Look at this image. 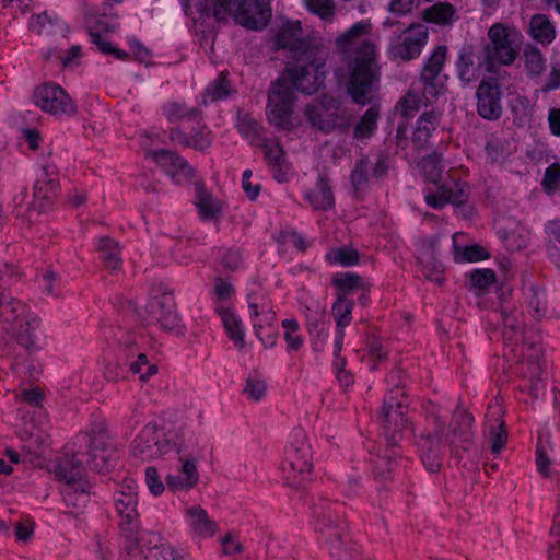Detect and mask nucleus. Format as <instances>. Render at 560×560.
Masks as SVG:
<instances>
[{"instance_id": "16", "label": "nucleus", "mask_w": 560, "mask_h": 560, "mask_svg": "<svg viewBox=\"0 0 560 560\" xmlns=\"http://www.w3.org/2000/svg\"><path fill=\"white\" fill-rule=\"evenodd\" d=\"M428 42V30L423 25H410L404 36H399L388 48L393 60L410 61L417 58Z\"/></svg>"}, {"instance_id": "2", "label": "nucleus", "mask_w": 560, "mask_h": 560, "mask_svg": "<svg viewBox=\"0 0 560 560\" xmlns=\"http://www.w3.org/2000/svg\"><path fill=\"white\" fill-rule=\"evenodd\" d=\"M340 505L325 499L312 505L315 532L319 535L330 558L351 560L355 551L349 538L347 525L339 512Z\"/></svg>"}, {"instance_id": "39", "label": "nucleus", "mask_w": 560, "mask_h": 560, "mask_svg": "<svg viewBox=\"0 0 560 560\" xmlns=\"http://www.w3.org/2000/svg\"><path fill=\"white\" fill-rule=\"evenodd\" d=\"M197 201L196 205L199 209V213L203 219H211L217 217L221 207L219 203L209 195L202 184L196 185Z\"/></svg>"}, {"instance_id": "9", "label": "nucleus", "mask_w": 560, "mask_h": 560, "mask_svg": "<svg viewBox=\"0 0 560 560\" xmlns=\"http://www.w3.org/2000/svg\"><path fill=\"white\" fill-rule=\"evenodd\" d=\"M511 30L501 23L493 24L488 31L489 43L483 47V62L487 71L495 65H512L517 56L510 39Z\"/></svg>"}, {"instance_id": "56", "label": "nucleus", "mask_w": 560, "mask_h": 560, "mask_svg": "<svg viewBox=\"0 0 560 560\" xmlns=\"http://www.w3.org/2000/svg\"><path fill=\"white\" fill-rule=\"evenodd\" d=\"M542 186L546 191H553L560 188V164L553 163L545 171Z\"/></svg>"}, {"instance_id": "4", "label": "nucleus", "mask_w": 560, "mask_h": 560, "mask_svg": "<svg viewBox=\"0 0 560 560\" xmlns=\"http://www.w3.org/2000/svg\"><path fill=\"white\" fill-rule=\"evenodd\" d=\"M404 388L396 387L386 395L381 408V421L387 448L400 447L407 432H412Z\"/></svg>"}, {"instance_id": "51", "label": "nucleus", "mask_w": 560, "mask_h": 560, "mask_svg": "<svg viewBox=\"0 0 560 560\" xmlns=\"http://www.w3.org/2000/svg\"><path fill=\"white\" fill-rule=\"evenodd\" d=\"M267 390L266 381L257 376H248L244 393L255 401L260 400Z\"/></svg>"}, {"instance_id": "22", "label": "nucleus", "mask_w": 560, "mask_h": 560, "mask_svg": "<svg viewBox=\"0 0 560 560\" xmlns=\"http://www.w3.org/2000/svg\"><path fill=\"white\" fill-rule=\"evenodd\" d=\"M504 411L499 405L490 406L487 413L491 452L499 454L508 442V431L503 420Z\"/></svg>"}, {"instance_id": "24", "label": "nucleus", "mask_w": 560, "mask_h": 560, "mask_svg": "<svg viewBox=\"0 0 560 560\" xmlns=\"http://www.w3.org/2000/svg\"><path fill=\"white\" fill-rule=\"evenodd\" d=\"M306 199L315 210H328L335 205V197L329 180L320 176L315 187L306 192Z\"/></svg>"}, {"instance_id": "19", "label": "nucleus", "mask_w": 560, "mask_h": 560, "mask_svg": "<svg viewBox=\"0 0 560 560\" xmlns=\"http://www.w3.org/2000/svg\"><path fill=\"white\" fill-rule=\"evenodd\" d=\"M482 66H485L483 58H479L476 47L465 44L460 48L456 61V73L459 81L464 84L475 82Z\"/></svg>"}, {"instance_id": "32", "label": "nucleus", "mask_w": 560, "mask_h": 560, "mask_svg": "<svg viewBox=\"0 0 560 560\" xmlns=\"http://www.w3.org/2000/svg\"><path fill=\"white\" fill-rule=\"evenodd\" d=\"M62 494L67 506L72 508L69 513L77 514L89 502V486L86 483H80L79 486L77 483L67 485Z\"/></svg>"}, {"instance_id": "8", "label": "nucleus", "mask_w": 560, "mask_h": 560, "mask_svg": "<svg viewBox=\"0 0 560 560\" xmlns=\"http://www.w3.org/2000/svg\"><path fill=\"white\" fill-rule=\"evenodd\" d=\"M444 423L436 415L427 419V425L419 432L416 445L421 453V459L425 468L435 472L440 469L443 455L442 434Z\"/></svg>"}, {"instance_id": "50", "label": "nucleus", "mask_w": 560, "mask_h": 560, "mask_svg": "<svg viewBox=\"0 0 560 560\" xmlns=\"http://www.w3.org/2000/svg\"><path fill=\"white\" fill-rule=\"evenodd\" d=\"M471 285L485 290L495 282V273L491 269H476L469 275Z\"/></svg>"}, {"instance_id": "1", "label": "nucleus", "mask_w": 560, "mask_h": 560, "mask_svg": "<svg viewBox=\"0 0 560 560\" xmlns=\"http://www.w3.org/2000/svg\"><path fill=\"white\" fill-rule=\"evenodd\" d=\"M328 55L329 51L324 46L287 63V78H278L268 91L266 114L270 124L280 129L292 127L295 91L312 95L324 85L328 72Z\"/></svg>"}, {"instance_id": "35", "label": "nucleus", "mask_w": 560, "mask_h": 560, "mask_svg": "<svg viewBox=\"0 0 560 560\" xmlns=\"http://www.w3.org/2000/svg\"><path fill=\"white\" fill-rule=\"evenodd\" d=\"M525 69L527 75L530 78H539L546 70V58L541 50L533 45L528 44L524 48Z\"/></svg>"}, {"instance_id": "13", "label": "nucleus", "mask_w": 560, "mask_h": 560, "mask_svg": "<svg viewBox=\"0 0 560 560\" xmlns=\"http://www.w3.org/2000/svg\"><path fill=\"white\" fill-rule=\"evenodd\" d=\"M278 49L288 51L287 58L292 61L310 52V50L324 47L322 43L313 38H305L300 22L285 23L276 36Z\"/></svg>"}, {"instance_id": "30", "label": "nucleus", "mask_w": 560, "mask_h": 560, "mask_svg": "<svg viewBox=\"0 0 560 560\" xmlns=\"http://www.w3.org/2000/svg\"><path fill=\"white\" fill-rule=\"evenodd\" d=\"M187 514L191 520V528L194 533L202 537H211L217 532V524L210 520L207 511L200 506H194L187 510Z\"/></svg>"}, {"instance_id": "63", "label": "nucleus", "mask_w": 560, "mask_h": 560, "mask_svg": "<svg viewBox=\"0 0 560 560\" xmlns=\"http://www.w3.org/2000/svg\"><path fill=\"white\" fill-rule=\"evenodd\" d=\"M252 175H253V173L250 170L244 171L243 178H242V187H243L246 196L250 200H255L260 192L261 186L259 184H256V185L252 184V180H250Z\"/></svg>"}, {"instance_id": "12", "label": "nucleus", "mask_w": 560, "mask_h": 560, "mask_svg": "<svg viewBox=\"0 0 560 560\" xmlns=\"http://www.w3.org/2000/svg\"><path fill=\"white\" fill-rule=\"evenodd\" d=\"M33 102L43 112L52 116L71 117L77 114V105L68 93L57 84L44 83L35 88Z\"/></svg>"}, {"instance_id": "38", "label": "nucleus", "mask_w": 560, "mask_h": 560, "mask_svg": "<svg viewBox=\"0 0 560 560\" xmlns=\"http://www.w3.org/2000/svg\"><path fill=\"white\" fill-rule=\"evenodd\" d=\"M380 117V110L376 106H371L355 124L353 129V136L357 139L370 138L377 125Z\"/></svg>"}, {"instance_id": "46", "label": "nucleus", "mask_w": 560, "mask_h": 560, "mask_svg": "<svg viewBox=\"0 0 560 560\" xmlns=\"http://www.w3.org/2000/svg\"><path fill=\"white\" fill-rule=\"evenodd\" d=\"M265 151V158L268 164L277 172H281L284 164V151L278 142H265L262 143Z\"/></svg>"}, {"instance_id": "26", "label": "nucleus", "mask_w": 560, "mask_h": 560, "mask_svg": "<svg viewBox=\"0 0 560 560\" xmlns=\"http://www.w3.org/2000/svg\"><path fill=\"white\" fill-rule=\"evenodd\" d=\"M83 472L84 467L74 455H65L56 462L55 474L60 480H63L66 485L80 481Z\"/></svg>"}, {"instance_id": "27", "label": "nucleus", "mask_w": 560, "mask_h": 560, "mask_svg": "<svg viewBox=\"0 0 560 560\" xmlns=\"http://www.w3.org/2000/svg\"><path fill=\"white\" fill-rule=\"evenodd\" d=\"M439 245V237L433 236L427 241L425 248L422 256L419 258L423 266L424 277L429 280H434L442 283L441 278H433V273H441L444 271L443 264L436 258V248Z\"/></svg>"}, {"instance_id": "21", "label": "nucleus", "mask_w": 560, "mask_h": 560, "mask_svg": "<svg viewBox=\"0 0 560 560\" xmlns=\"http://www.w3.org/2000/svg\"><path fill=\"white\" fill-rule=\"evenodd\" d=\"M353 301L348 298L336 296V301L331 307V314L336 322L337 336L335 339L334 353L339 358L342 349L345 328L350 325L352 320Z\"/></svg>"}, {"instance_id": "58", "label": "nucleus", "mask_w": 560, "mask_h": 560, "mask_svg": "<svg viewBox=\"0 0 560 560\" xmlns=\"http://www.w3.org/2000/svg\"><path fill=\"white\" fill-rule=\"evenodd\" d=\"M551 460L548 456L547 448L542 444L541 438L538 440L536 447V466L538 471L544 476L548 477L550 474Z\"/></svg>"}, {"instance_id": "6", "label": "nucleus", "mask_w": 560, "mask_h": 560, "mask_svg": "<svg viewBox=\"0 0 560 560\" xmlns=\"http://www.w3.org/2000/svg\"><path fill=\"white\" fill-rule=\"evenodd\" d=\"M218 21L232 15L240 25L252 30L264 28L271 18L269 0H231L226 5L213 9Z\"/></svg>"}, {"instance_id": "31", "label": "nucleus", "mask_w": 560, "mask_h": 560, "mask_svg": "<svg viewBox=\"0 0 560 560\" xmlns=\"http://www.w3.org/2000/svg\"><path fill=\"white\" fill-rule=\"evenodd\" d=\"M98 250L107 269L112 271L120 269L122 265L121 249L115 240L108 236L102 237L98 243Z\"/></svg>"}, {"instance_id": "23", "label": "nucleus", "mask_w": 560, "mask_h": 560, "mask_svg": "<svg viewBox=\"0 0 560 560\" xmlns=\"http://www.w3.org/2000/svg\"><path fill=\"white\" fill-rule=\"evenodd\" d=\"M40 325V318L32 313L18 324L12 325L8 334L24 349L32 351L36 348L35 330Z\"/></svg>"}, {"instance_id": "20", "label": "nucleus", "mask_w": 560, "mask_h": 560, "mask_svg": "<svg viewBox=\"0 0 560 560\" xmlns=\"http://www.w3.org/2000/svg\"><path fill=\"white\" fill-rule=\"evenodd\" d=\"M117 513L121 517V529L132 534L138 527L137 493L121 491L115 499Z\"/></svg>"}, {"instance_id": "57", "label": "nucleus", "mask_w": 560, "mask_h": 560, "mask_svg": "<svg viewBox=\"0 0 560 560\" xmlns=\"http://www.w3.org/2000/svg\"><path fill=\"white\" fill-rule=\"evenodd\" d=\"M489 257V254L487 253V250L480 246V245H469V246H466L462 254H460V257H459V254L456 253V257L455 259L458 261V260H464V261H479V260H482V259H486Z\"/></svg>"}, {"instance_id": "14", "label": "nucleus", "mask_w": 560, "mask_h": 560, "mask_svg": "<svg viewBox=\"0 0 560 560\" xmlns=\"http://www.w3.org/2000/svg\"><path fill=\"white\" fill-rule=\"evenodd\" d=\"M287 458L283 464V471L287 475V483L299 490L303 488L302 481H298V476L304 479L305 475H308L312 470V453L311 446L304 440L296 444H291L287 448Z\"/></svg>"}, {"instance_id": "34", "label": "nucleus", "mask_w": 560, "mask_h": 560, "mask_svg": "<svg viewBox=\"0 0 560 560\" xmlns=\"http://www.w3.org/2000/svg\"><path fill=\"white\" fill-rule=\"evenodd\" d=\"M59 189V183L54 174L48 171L47 166L43 167V177L38 178L33 188V196L36 200H50Z\"/></svg>"}, {"instance_id": "17", "label": "nucleus", "mask_w": 560, "mask_h": 560, "mask_svg": "<svg viewBox=\"0 0 560 560\" xmlns=\"http://www.w3.org/2000/svg\"><path fill=\"white\" fill-rule=\"evenodd\" d=\"M474 417L466 410L456 409L450 423V434L445 436V444L448 445L451 454L459 457V451H468L474 441L471 432Z\"/></svg>"}, {"instance_id": "42", "label": "nucleus", "mask_w": 560, "mask_h": 560, "mask_svg": "<svg viewBox=\"0 0 560 560\" xmlns=\"http://www.w3.org/2000/svg\"><path fill=\"white\" fill-rule=\"evenodd\" d=\"M30 307L22 303L20 300L13 298L8 305L0 311V318L4 323H9L11 326L18 324L25 316L31 315Z\"/></svg>"}, {"instance_id": "52", "label": "nucleus", "mask_w": 560, "mask_h": 560, "mask_svg": "<svg viewBox=\"0 0 560 560\" xmlns=\"http://www.w3.org/2000/svg\"><path fill=\"white\" fill-rule=\"evenodd\" d=\"M468 187L465 184L454 183L452 187H445L444 191L448 203L464 205L468 199Z\"/></svg>"}, {"instance_id": "7", "label": "nucleus", "mask_w": 560, "mask_h": 560, "mask_svg": "<svg viewBox=\"0 0 560 560\" xmlns=\"http://www.w3.org/2000/svg\"><path fill=\"white\" fill-rule=\"evenodd\" d=\"M304 115L313 128L330 133L332 131L347 132L351 126L350 117L346 110L340 107V102L325 95L320 105H307Z\"/></svg>"}, {"instance_id": "18", "label": "nucleus", "mask_w": 560, "mask_h": 560, "mask_svg": "<svg viewBox=\"0 0 560 560\" xmlns=\"http://www.w3.org/2000/svg\"><path fill=\"white\" fill-rule=\"evenodd\" d=\"M89 436V465L92 469L104 472L108 470L112 462H114L116 448L102 429L98 431L93 430Z\"/></svg>"}, {"instance_id": "36", "label": "nucleus", "mask_w": 560, "mask_h": 560, "mask_svg": "<svg viewBox=\"0 0 560 560\" xmlns=\"http://www.w3.org/2000/svg\"><path fill=\"white\" fill-rule=\"evenodd\" d=\"M85 23L90 35H98L102 33L113 32L117 25V15L107 13H89L85 18Z\"/></svg>"}, {"instance_id": "49", "label": "nucleus", "mask_w": 560, "mask_h": 560, "mask_svg": "<svg viewBox=\"0 0 560 560\" xmlns=\"http://www.w3.org/2000/svg\"><path fill=\"white\" fill-rule=\"evenodd\" d=\"M327 258L331 262L348 267L359 262V253L352 248L340 247L328 254Z\"/></svg>"}, {"instance_id": "48", "label": "nucleus", "mask_w": 560, "mask_h": 560, "mask_svg": "<svg viewBox=\"0 0 560 560\" xmlns=\"http://www.w3.org/2000/svg\"><path fill=\"white\" fill-rule=\"evenodd\" d=\"M392 448L386 447V454L380 456L374 465L375 476L380 479H388L396 464L397 454L390 452Z\"/></svg>"}, {"instance_id": "44", "label": "nucleus", "mask_w": 560, "mask_h": 560, "mask_svg": "<svg viewBox=\"0 0 560 560\" xmlns=\"http://www.w3.org/2000/svg\"><path fill=\"white\" fill-rule=\"evenodd\" d=\"M366 30L368 26L365 24L361 22L355 23L351 28L336 39L337 49L342 52H348L355 45L357 38L365 33Z\"/></svg>"}, {"instance_id": "25", "label": "nucleus", "mask_w": 560, "mask_h": 560, "mask_svg": "<svg viewBox=\"0 0 560 560\" xmlns=\"http://www.w3.org/2000/svg\"><path fill=\"white\" fill-rule=\"evenodd\" d=\"M529 35L541 45L551 44L557 35L556 27L546 14H535L528 24Z\"/></svg>"}, {"instance_id": "47", "label": "nucleus", "mask_w": 560, "mask_h": 560, "mask_svg": "<svg viewBox=\"0 0 560 560\" xmlns=\"http://www.w3.org/2000/svg\"><path fill=\"white\" fill-rule=\"evenodd\" d=\"M237 129L245 137L258 138L262 127L250 114L240 112L237 114Z\"/></svg>"}, {"instance_id": "11", "label": "nucleus", "mask_w": 560, "mask_h": 560, "mask_svg": "<svg viewBox=\"0 0 560 560\" xmlns=\"http://www.w3.org/2000/svg\"><path fill=\"white\" fill-rule=\"evenodd\" d=\"M446 55L447 47L445 45L435 47L421 70L419 82L422 85V95L427 102L436 100L446 91L445 80L441 74Z\"/></svg>"}, {"instance_id": "33", "label": "nucleus", "mask_w": 560, "mask_h": 560, "mask_svg": "<svg viewBox=\"0 0 560 560\" xmlns=\"http://www.w3.org/2000/svg\"><path fill=\"white\" fill-rule=\"evenodd\" d=\"M455 8L446 2H438L422 11V18L438 25L451 24L455 20Z\"/></svg>"}, {"instance_id": "45", "label": "nucleus", "mask_w": 560, "mask_h": 560, "mask_svg": "<svg viewBox=\"0 0 560 560\" xmlns=\"http://www.w3.org/2000/svg\"><path fill=\"white\" fill-rule=\"evenodd\" d=\"M422 170L428 182L438 184L443 172L441 154L433 153L424 158L422 160Z\"/></svg>"}, {"instance_id": "43", "label": "nucleus", "mask_w": 560, "mask_h": 560, "mask_svg": "<svg viewBox=\"0 0 560 560\" xmlns=\"http://www.w3.org/2000/svg\"><path fill=\"white\" fill-rule=\"evenodd\" d=\"M161 537L158 534H152L149 540V544L154 545L152 547L147 548V552L144 553V560H182L173 555V550L171 546L165 544H160Z\"/></svg>"}, {"instance_id": "15", "label": "nucleus", "mask_w": 560, "mask_h": 560, "mask_svg": "<svg viewBox=\"0 0 560 560\" xmlns=\"http://www.w3.org/2000/svg\"><path fill=\"white\" fill-rule=\"evenodd\" d=\"M503 92L501 84L493 78L483 79L476 91L477 113L489 121H497L503 113Z\"/></svg>"}, {"instance_id": "10", "label": "nucleus", "mask_w": 560, "mask_h": 560, "mask_svg": "<svg viewBox=\"0 0 560 560\" xmlns=\"http://www.w3.org/2000/svg\"><path fill=\"white\" fill-rule=\"evenodd\" d=\"M173 451L180 453L177 446L164 436L155 423L144 425L131 445V454L142 460H153Z\"/></svg>"}, {"instance_id": "60", "label": "nucleus", "mask_w": 560, "mask_h": 560, "mask_svg": "<svg viewBox=\"0 0 560 560\" xmlns=\"http://www.w3.org/2000/svg\"><path fill=\"white\" fill-rule=\"evenodd\" d=\"M485 149H486L488 159L492 163L501 162L505 158L504 145L501 142V140H499L497 138L489 139L487 141V143H486V148Z\"/></svg>"}, {"instance_id": "37", "label": "nucleus", "mask_w": 560, "mask_h": 560, "mask_svg": "<svg viewBox=\"0 0 560 560\" xmlns=\"http://www.w3.org/2000/svg\"><path fill=\"white\" fill-rule=\"evenodd\" d=\"M166 118L172 121L188 120L200 124L202 120V113L200 109L192 107L187 108L183 104L170 103L164 107Z\"/></svg>"}, {"instance_id": "41", "label": "nucleus", "mask_w": 560, "mask_h": 560, "mask_svg": "<svg viewBox=\"0 0 560 560\" xmlns=\"http://www.w3.org/2000/svg\"><path fill=\"white\" fill-rule=\"evenodd\" d=\"M372 164L368 156H362L354 165L350 180L351 185L355 191L359 194L362 190H365L369 186V172Z\"/></svg>"}, {"instance_id": "61", "label": "nucleus", "mask_w": 560, "mask_h": 560, "mask_svg": "<svg viewBox=\"0 0 560 560\" xmlns=\"http://www.w3.org/2000/svg\"><path fill=\"white\" fill-rule=\"evenodd\" d=\"M145 481H147V485H148L150 491L154 495L161 494L165 489V486L159 476L158 469L153 466H150L147 468Z\"/></svg>"}, {"instance_id": "59", "label": "nucleus", "mask_w": 560, "mask_h": 560, "mask_svg": "<svg viewBox=\"0 0 560 560\" xmlns=\"http://www.w3.org/2000/svg\"><path fill=\"white\" fill-rule=\"evenodd\" d=\"M182 460V467H180V474L185 477V480L187 481L186 485H190L191 488H194L199 482V472L197 470L196 466V459H183Z\"/></svg>"}, {"instance_id": "54", "label": "nucleus", "mask_w": 560, "mask_h": 560, "mask_svg": "<svg viewBox=\"0 0 560 560\" xmlns=\"http://www.w3.org/2000/svg\"><path fill=\"white\" fill-rule=\"evenodd\" d=\"M306 8L322 19L334 15V2L331 0H304Z\"/></svg>"}, {"instance_id": "62", "label": "nucleus", "mask_w": 560, "mask_h": 560, "mask_svg": "<svg viewBox=\"0 0 560 560\" xmlns=\"http://www.w3.org/2000/svg\"><path fill=\"white\" fill-rule=\"evenodd\" d=\"M542 373V365L538 354L532 355L527 362V371L523 372L525 377H528L530 383L539 382Z\"/></svg>"}, {"instance_id": "28", "label": "nucleus", "mask_w": 560, "mask_h": 560, "mask_svg": "<svg viewBox=\"0 0 560 560\" xmlns=\"http://www.w3.org/2000/svg\"><path fill=\"white\" fill-rule=\"evenodd\" d=\"M440 115L434 112H424L418 119L417 128L412 135V142L417 148H424L432 132L439 124Z\"/></svg>"}, {"instance_id": "3", "label": "nucleus", "mask_w": 560, "mask_h": 560, "mask_svg": "<svg viewBox=\"0 0 560 560\" xmlns=\"http://www.w3.org/2000/svg\"><path fill=\"white\" fill-rule=\"evenodd\" d=\"M347 91L355 104L365 105L371 102L373 85L380 79L376 62V50L371 42H363L348 62Z\"/></svg>"}, {"instance_id": "40", "label": "nucleus", "mask_w": 560, "mask_h": 560, "mask_svg": "<svg viewBox=\"0 0 560 560\" xmlns=\"http://www.w3.org/2000/svg\"><path fill=\"white\" fill-rule=\"evenodd\" d=\"M221 318L230 338L238 349H243L245 346V339L242 322L229 310H223L221 312Z\"/></svg>"}, {"instance_id": "5", "label": "nucleus", "mask_w": 560, "mask_h": 560, "mask_svg": "<svg viewBox=\"0 0 560 560\" xmlns=\"http://www.w3.org/2000/svg\"><path fill=\"white\" fill-rule=\"evenodd\" d=\"M147 318L155 323L166 332L183 337L186 325L177 310L174 293L166 287L160 285L154 289L145 305Z\"/></svg>"}, {"instance_id": "29", "label": "nucleus", "mask_w": 560, "mask_h": 560, "mask_svg": "<svg viewBox=\"0 0 560 560\" xmlns=\"http://www.w3.org/2000/svg\"><path fill=\"white\" fill-rule=\"evenodd\" d=\"M332 284L338 289L337 296L341 298H348L357 290L370 291V285L363 281L362 277L352 272L337 273L332 278Z\"/></svg>"}, {"instance_id": "64", "label": "nucleus", "mask_w": 560, "mask_h": 560, "mask_svg": "<svg viewBox=\"0 0 560 560\" xmlns=\"http://www.w3.org/2000/svg\"><path fill=\"white\" fill-rule=\"evenodd\" d=\"M560 88V68L558 65H551V70L541 88L544 93L557 90Z\"/></svg>"}, {"instance_id": "53", "label": "nucleus", "mask_w": 560, "mask_h": 560, "mask_svg": "<svg viewBox=\"0 0 560 560\" xmlns=\"http://www.w3.org/2000/svg\"><path fill=\"white\" fill-rule=\"evenodd\" d=\"M230 93V82L224 73L214 80L213 84L207 90V95L211 101H218L226 97Z\"/></svg>"}, {"instance_id": "55", "label": "nucleus", "mask_w": 560, "mask_h": 560, "mask_svg": "<svg viewBox=\"0 0 560 560\" xmlns=\"http://www.w3.org/2000/svg\"><path fill=\"white\" fill-rule=\"evenodd\" d=\"M92 42L98 47V49L105 55H113L115 58L126 60L129 55L128 52L113 47L112 43L102 37V34L90 35Z\"/></svg>"}]
</instances>
